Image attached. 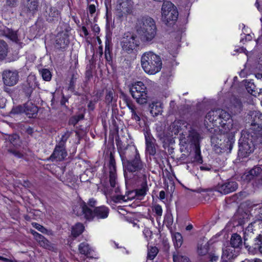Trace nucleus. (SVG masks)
<instances>
[{"label": "nucleus", "instance_id": "nucleus-1", "mask_svg": "<svg viewBox=\"0 0 262 262\" xmlns=\"http://www.w3.org/2000/svg\"><path fill=\"white\" fill-rule=\"evenodd\" d=\"M205 121L207 127H216L224 134L232 129L233 125L230 115L221 109L209 112L206 116Z\"/></svg>", "mask_w": 262, "mask_h": 262}, {"label": "nucleus", "instance_id": "nucleus-2", "mask_svg": "<svg viewBox=\"0 0 262 262\" xmlns=\"http://www.w3.org/2000/svg\"><path fill=\"white\" fill-rule=\"evenodd\" d=\"M119 152L125 169L130 172H138L144 169V164L140 159L139 153L135 146H119Z\"/></svg>", "mask_w": 262, "mask_h": 262}, {"label": "nucleus", "instance_id": "nucleus-3", "mask_svg": "<svg viewBox=\"0 0 262 262\" xmlns=\"http://www.w3.org/2000/svg\"><path fill=\"white\" fill-rule=\"evenodd\" d=\"M137 31L142 41L145 42L151 41L157 34V27L155 20L149 16L142 17L138 21Z\"/></svg>", "mask_w": 262, "mask_h": 262}, {"label": "nucleus", "instance_id": "nucleus-4", "mask_svg": "<svg viewBox=\"0 0 262 262\" xmlns=\"http://www.w3.org/2000/svg\"><path fill=\"white\" fill-rule=\"evenodd\" d=\"M140 61L142 69L148 75L156 74L161 71L162 67L160 56L151 51L144 53L141 57Z\"/></svg>", "mask_w": 262, "mask_h": 262}, {"label": "nucleus", "instance_id": "nucleus-5", "mask_svg": "<svg viewBox=\"0 0 262 262\" xmlns=\"http://www.w3.org/2000/svg\"><path fill=\"white\" fill-rule=\"evenodd\" d=\"M132 96L139 104H145L148 101V96L147 88L142 81H136L130 86Z\"/></svg>", "mask_w": 262, "mask_h": 262}, {"label": "nucleus", "instance_id": "nucleus-6", "mask_svg": "<svg viewBox=\"0 0 262 262\" xmlns=\"http://www.w3.org/2000/svg\"><path fill=\"white\" fill-rule=\"evenodd\" d=\"M162 19L166 23L173 24L178 18L177 7L170 2L163 3L161 8Z\"/></svg>", "mask_w": 262, "mask_h": 262}, {"label": "nucleus", "instance_id": "nucleus-7", "mask_svg": "<svg viewBox=\"0 0 262 262\" xmlns=\"http://www.w3.org/2000/svg\"><path fill=\"white\" fill-rule=\"evenodd\" d=\"M121 46L124 51L131 53L138 46L136 36L130 32L124 33L121 40Z\"/></svg>", "mask_w": 262, "mask_h": 262}, {"label": "nucleus", "instance_id": "nucleus-8", "mask_svg": "<svg viewBox=\"0 0 262 262\" xmlns=\"http://www.w3.org/2000/svg\"><path fill=\"white\" fill-rule=\"evenodd\" d=\"M132 0H117L116 11L117 15L123 17L130 14L133 9Z\"/></svg>", "mask_w": 262, "mask_h": 262}, {"label": "nucleus", "instance_id": "nucleus-9", "mask_svg": "<svg viewBox=\"0 0 262 262\" xmlns=\"http://www.w3.org/2000/svg\"><path fill=\"white\" fill-rule=\"evenodd\" d=\"M73 211L77 216H82L87 220L90 221L93 219L92 211L82 201H78L74 206Z\"/></svg>", "mask_w": 262, "mask_h": 262}, {"label": "nucleus", "instance_id": "nucleus-10", "mask_svg": "<svg viewBox=\"0 0 262 262\" xmlns=\"http://www.w3.org/2000/svg\"><path fill=\"white\" fill-rule=\"evenodd\" d=\"M67 139V137L66 135H62L61 138L62 142L60 145L56 146L53 153L50 157L51 159H56L57 161H61L67 157V153L64 146V143L66 141Z\"/></svg>", "mask_w": 262, "mask_h": 262}, {"label": "nucleus", "instance_id": "nucleus-11", "mask_svg": "<svg viewBox=\"0 0 262 262\" xmlns=\"http://www.w3.org/2000/svg\"><path fill=\"white\" fill-rule=\"evenodd\" d=\"M242 134L239 139V151L245 156L252 152L254 150V146L252 140L249 139V137L246 139L245 136L243 137Z\"/></svg>", "mask_w": 262, "mask_h": 262}, {"label": "nucleus", "instance_id": "nucleus-12", "mask_svg": "<svg viewBox=\"0 0 262 262\" xmlns=\"http://www.w3.org/2000/svg\"><path fill=\"white\" fill-rule=\"evenodd\" d=\"M3 79L6 85L13 86L18 80V73L16 71H5L3 74Z\"/></svg>", "mask_w": 262, "mask_h": 262}, {"label": "nucleus", "instance_id": "nucleus-13", "mask_svg": "<svg viewBox=\"0 0 262 262\" xmlns=\"http://www.w3.org/2000/svg\"><path fill=\"white\" fill-rule=\"evenodd\" d=\"M237 188V184L234 181H227L219 184L216 186V190L222 194H227L233 192Z\"/></svg>", "mask_w": 262, "mask_h": 262}, {"label": "nucleus", "instance_id": "nucleus-14", "mask_svg": "<svg viewBox=\"0 0 262 262\" xmlns=\"http://www.w3.org/2000/svg\"><path fill=\"white\" fill-rule=\"evenodd\" d=\"M145 152L149 155L154 156L156 153V140L152 135L147 132L145 134Z\"/></svg>", "mask_w": 262, "mask_h": 262}, {"label": "nucleus", "instance_id": "nucleus-15", "mask_svg": "<svg viewBox=\"0 0 262 262\" xmlns=\"http://www.w3.org/2000/svg\"><path fill=\"white\" fill-rule=\"evenodd\" d=\"M251 116H253V120L251 125L253 129H255V134L262 138V114L259 113H252Z\"/></svg>", "mask_w": 262, "mask_h": 262}, {"label": "nucleus", "instance_id": "nucleus-16", "mask_svg": "<svg viewBox=\"0 0 262 262\" xmlns=\"http://www.w3.org/2000/svg\"><path fill=\"white\" fill-rule=\"evenodd\" d=\"M30 232L33 234L35 239L38 242L40 246L49 250L53 248V246L43 236L33 230H31Z\"/></svg>", "mask_w": 262, "mask_h": 262}, {"label": "nucleus", "instance_id": "nucleus-17", "mask_svg": "<svg viewBox=\"0 0 262 262\" xmlns=\"http://www.w3.org/2000/svg\"><path fill=\"white\" fill-rule=\"evenodd\" d=\"M93 214V218L96 217L97 219H103L108 216L109 213V209L107 207L104 206L96 207L94 211H92Z\"/></svg>", "mask_w": 262, "mask_h": 262}, {"label": "nucleus", "instance_id": "nucleus-18", "mask_svg": "<svg viewBox=\"0 0 262 262\" xmlns=\"http://www.w3.org/2000/svg\"><path fill=\"white\" fill-rule=\"evenodd\" d=\"M110 182L112 187H115L116 173V166L115 161L113 158H111L110 161Z\"/></svg>", "mask_w": 262, "mask_h": 262}, {"label": "nucleus", "instance_id": "nucleus-19", "mask_svg": "<svg viewBox=\"0 0 262 262\" xmlns=\"http://www.w3.org/2000/svg\"><path fill=\"white\" fill-rule=\"evenodd\" d=\"M78 251L80 254L89 258L90 257H91L93 249L90 247L88 243L83 242L79 245Z\"/></svg>", "mask_w": 262, "mask_h": 262}, {"label": "nucleus", "instance_id": "nucleus-20", "mask_svg": "<svg viewBox=\"0 0 262 262\" xmlns=\"http://www.w3.org/2000/svg\"><path fill=\"white\" fill-rule=\"evenodd\" d=\"M150 113L153 116H157L162 112L163 107L161 102L154 101L149 105Z\"/></svg>", "mask_w": 262, "mask_h": 262}, {"label": "nucleus", "instance_id": "nucleus-21", "mask_svg": "<svg viewBox=\"0 0 262 262\" xmlns=\"http://www.w3.org/2000/svg\"><path fill=\"white\" fill-rule=\"evenodd\" d=\"M38 111L37 106L31 102H28L24 106V112L29 118L33 117Z\"/></svg>", "mask_w": 262, "mask_h": 262}, {"label": "nucleus", "instance_id": "nucleus-22", "mask_svg": "<svg viewBox=\"0 0 262 262\" xmlns=\"http://www.w3.org/2000/svg\"><path fill=\"white\" fill-rule=\"evenodd\" d=\"M116 199L120 202H125L129 200H132L135 198H137V192L134 190L127 192L125 195H117Z\"/></svg>", "mask_w": 262, "mask_h": 262}, {"label": "nucleus", "instance_id": "nucleus-23", "mask_svg": "<svg viewBox=\"0 0 262 262\" xmlns=\"http://www.w3.org/2000/svg\"><path fill=\"white\" fill-rule=\"evenodd\" d=\"M234 252L235 250L232 247H227L226 249H224L223 250L222 259L227 262L228 260L236 256Z\"/></svg>", "mask_w": 262, "mask_h": 262}, {"label": "nucleus", "instance_id": "nucleus-24", "mask_svg": "<svg viewBox=\"0 0 262 262\" xmlns=\"http://www.w3.org/2000/svg\"><path fill=\"white\" fill-rule=\"evenodd\" d=\"M8 53V46L7 43L0 40V60L4 59Z\"/></svg>", "mask_w": 262, "mask_h": 262}, {"label": "nucleus", "instance_id": "nucleus-25", "mask_svg": "<svg viewBox=\"0 0 262 262\" xmlns=\"http://www.w3.org/2000/svg\"><path fill=\"white\" fill-rule=\"evenodd\" d=\"M230 243L232 248H238L242 244L241 236L236 233L233 234L231 237Z\"/></svg>", "mask_w": 262, "mask_h": 262}, {"label": "nucleus", "instance_id": "nucleus-26", "mask_svg": "<svg viewBox=\"0 0 262 262\" xmlns=\"http://www.w3.org/2000/svg\"><path fill=\"white\" fill-rule=\"evenodd\" d=\"M84 229V227L83 224L81 223H77L72 228V235L74 237H77L83 232Z\"/></svg>", "mask_w": 262, "mask_h": 262}, {"label": "nucleus", "instance_id": "nucleus-27", "mask_svg": "<svg viewBox=\"0 0 262 262\" xmlns=\"http://www.w3.org/2000/svg\"><path fill=\"white\" fill-rule=\"evenodd\" d=\"M209 244L206 241H203L199 243L198 246V253L200 255H204L207 253L208 251Z\"/></svg>", "mask_w": 262, "mask_h": 262}, {"label": "nucleus", "instance_id": "nucleus-28", "mask_svg": "<svg viewBox=\"0 0 262 262\" xmlns=\"http://www.w3.org/2000/svg\"><path fill=\"white\" fill-rule=\"evenodd\" d=\"M172 237L175 247H180L183 243V238L181 234L178 232H176L172 234Z\"/></svg>", "mask_w": 262, "mask_h": 262}, {"label": "nucleus", "instance_id": "nucleus-29", "mask_svg": "<svg viewBox=\"0 0 262 262\" xmlns=\"http://www.w3.org/2000/svg\"><path fill=\"white\" fill-rule=\"evenodd\" d=\"M245 84L248 92L252 95H255V89L256 86L253 81L252 80H246Z\"/></svg>", "mask_w": 262, "mask_h": 262}, {"label": "nucleus", "instance_id": "nucleus-30", "mask_svg": "<svg viewBox=\"0 0 262 262\" xmlns=\"http://www.w3.org/2000/svg\"><path fill=\"white\" fill-rule=\"evenodd\" d=\"M32 225L33 227L36 229L37 230L40 231V232L46 234L47 235H52V232L51 231L48 230L42 225L36 223H32Z\"/></svg>", "mask_w": 262, "mask_h": 262}, {"label": "nucleus", "instance_id": "nucleus-31", "mask_svg": "<svg viewBox=\"0 0 262 262\" xmlns=\"http://www.w3.org/2000/svg\"><path fill=\"white\" fill-rule=\"evenodd\" d=\"M135 191L137 192V199L141 200L146 195L147 188L146 185H144L141 188L135 190Z\"/></svg>", "mask_w": 262, "mask_h": 262}, {"label": "nucleus", "instance_id": "nucleus-32", "mask_svg": "<svg viewBox=\"0 0 262 262\" xmlns=\"http://www.w3.org/2000/svg\"><path fill=\"white\" fill-rule=\"evenodd\" d=\"M173 262H189V260L187 257L183 256L178 253L173 255Z\"/></svg>", "mask_w": 262, "mask_h": 262}, {"label": "nucleus", "instance_id": "nucleus-33", "mask_svg": "<svg viewBox=\"0 0 262 262\" xmlns=\"http://www.w3.org/2000/svg\"><path fill=\"white\" fill-rule=\"evenodd\" d=\"M40 73L44 80L49 81L51 79L52 75L49 70L46 69H42L40 71Z\"/></svg>", "mask_w": 262, "mask_h": 262}, {"label": "nucleus", "instance_id": "nucleus-34", "mask_svg": "<svg viewBox=\"0 0 262 262\" xmlns=\"http://www.w3.org/2000/svg\"><path fill=\"white\" fill-rule=\"evenodd\" d=\"M8 33L5 34V35L10 38L13 41L15 42H18V36L16 32L10 31L9 29H7Z\"/></svg>", "mask_w": 262, "mask_h": 262}, {"label": "nucleus", "instance_id": "nucleus-35", "mask_svg": "<svg viewBox=\"0 0 262 262\" xmlns=\"http://www.w3.org/2000/svg\"><path fill=\"white\" fill-rule=\"evenodd\" d=\"M158 253V249L156 247H150L148 251V258L153 259Z\"/></svg>", "mask_w": 262, "mask_h": 262}, {"label": "nucleus", "instance_id": "nucleus-36", "mask_svg": "<svg viewBox=\"0 0 262 262\" xmlns=\"http://www.w3.org/2000/svg\"><path fill=\"white\" fill-rule=\"evenodd\" d=\"M254 249L262 253V235H259L254 244Z\"/></svg>", "mask_w": 262, "mask_h": 262}, {"label": "nucleus", "instance_id": "nucleus-37", "mask_svg": "<svg viewBox=\"0 0 262 262\" xmlns=\"http://www.w3.org/2000/svg\"><path fill=\"white\" fill-rule=\"evenodd\" d=\"M261 169L259 167H255L253 169L250 170V173L252 174L253 178L257 176L258 174H259L261 172Z\"/></svg>", "mask_w": 262, "mask_h": 262}, {"label": "nucleus", "instance_id": "nucleus-38", "mask_svg": "<svg viewBox=\"0 0 262 262\" xmlns=\"http://www.w3.org/2000/svg\"><path fill=\"white\" fill-rule=\"evenodd\" d=\"M194 161L196 162L199 163H202L203 162L202 158L201 156V151L200 149L198 148H196L195 150Z\"/></svg>", "mask_w": 262, "mask_h": 262}, {"label": "nucleus", "instance_id": "nucleus-39", "mask_svg": "<svg viewBox=\"0 0 262 262\" xmlns=\"http://www.w3.org/2000/svg\"><path fill=\"white\" fill-rule=\"evenodd\" d=\"M153 210L158 216L160 217L162 216L163 210L161 206L160 205H155L154 207Z\"/></svg>", "mask_w": 262, "mask_h": 262}, {"label": "nucleus", "instance_id": "nucleus-40", "mask_svg": "<svg viewBox=\"0 0 262 262\" xmlns=\"http://www.w3.org/2000/svg\"><path fill=\"white\" fill-rule=\"evenodd\" d=\"M37 7V3L35 1H32L28 4V8L30 12H33Z\"/></svg>", "mask_w": 262, "mask_h": 262}, {"label": "nucleus", "instance_id": "nucleus-41", "mask_svg": "<svg viewBox=\"0 0 262 262\" xmlns=\"http://www.w3.org/2000/svg\"><path fill=\"white\" fill-rule=\"evenodd\" d=\"M24 113V106H16L15 107H14L11 112V114H20V113Z\"/></svg>", "mask_w": 262, "mask_h": 262}, {"label": "nucleus", "instance_id": "nucleus-42", "mask_svg": "<svg viewBox=\"0 0 262 262\" xmlns=\"http://www.w3.org/2000/svg\"><path fill=\"white\" fill-rule=\"evenodd\" d=\"M143 234L146 241H148L152 236V232L148 228H145L143 231Z\"/></svg>", "mask_w": 262, "mask_h": 262}, {"label": "nucleus", "instance_id": "nucleus-43", "mask_svg": "<svg viewBox=\"0 0 262 262\" xmlns=\"http://www.w3.org/2000/svg\"><path fill=\"white\" fill-rule=\"evenodd\" d=\"M242 179L246 181H249L253 179V176L250 173V171L245 172L242 177Z\"/></svg>", "mask_w": 262, "mask_h": 262}, {"label": "nucleus", "instance_id": "nucleus-44", "mask_svg": "<svg viewBox=\"0 0 262 262\" xmlns=\"http://www.w3.org/2000/svg\"><path fill=\"white\" fill-rule=\"evenodd\" d=\"M113 99V92L112 91H109L107 93L105 99L108 103H110L112 101Z\"/></svg>", "mask_w": 262, "mask_h": 262}, {"label": "nucleus", "instance_id": "nucleus-45", "mask_svg": "<svg viewBox=\"0 0 262 262\" xmlns=\"http://www.w3.org/2000/svg\"><path fill=\"white\" fill-rule=\"evenodd\" d=\"M89 11L91 14L94 13L96 11L95 6L94 5H90L89 6Z\"/></svg>", "mask_w": 262, "mask_h": 262}, {"label": "nucleus", "instance_id": "nucleus-46", "mask_svg": "<svg viewBox=\"0 0 262 262\" xmlns=\"http://www.w3.org/2000/svg\"><path fill=\"white\" fill-rule=\"evenodd\" d=\"M210 261H211L212 262H215L219 259V255H216L214 254H211L210 255Z\"/></svg>", "mask_w": 262, "mask_h": 262}, {"label": "nucleus", "instance_id": "nucleus-47", "mask_svg": "<svg viewBox=\"0 0 262 262\" xmlns=\"http://www.w3.org/2000/svg\"><path fill=\"white\" fill-rule=\"evenodd\" d=\"M18 139H19V137L17 135H16V134L12 135L10 138V140L11 142H12L13 144H14V142L15 140H17Z\"/></svg>", "mask_w": 262, "mask_h": 262}, {"label": "nucleus", "instance_id": "nucleus-48", "mask_svg": "<svg viewBox=\"0 0 262 262\" xmlns=\"http://www.w3.org/2000/svg\"><path fill=\"white\" fill-rule=\"evenodd\" d=\"M132 117L133 119L135 120L136 121H139L140 120V118L139 116L137 114L136 112H133V113L132 114Z\"/></svg>", "mask_w": 262, "mask_h": 262}, {"label": "nucleus", "instance_id": "nucleus-49", "mask_svg": "<svg viewBox=\"0 0 262 262\" xmlns=\"http://www.w3.org/2000/svg\"><path fill=\"white\" fill-rule=\"evenodd\" d=\"M127 107L128 108H129V110H130V112L132 113H133V112H135L136 111H135V109H136V107L135 106L133 105V104H127Z\"/></svg>", "mask_w": 262, "mask_h": 262}, {"label": "nucleus", "instance_id": "nucleus-50", "mask_svg": "<svg viewBox=\"0 0 262 262\" xmlns=\"http://www.w3.org/2000/svg\"><path fill=\"white\" fill-rule=\"evenodd\" d=\"M241 262H262V261L259 259H251V260L246 259Z\"/></svg>", "mask_w": 262, "mask_h": 262}, {"label": "nucleus", "instance_id": "nucleus-51", "mask_svg": "<svg viewBox=\"0 0 262 262\" xmlns=\"http://www.w3.org/2000/svg\"><path fill=\"white\" fill-rule=\"evenodd\" d=\"M75 81V79L74 78V77H72L71 80V81H70L69 89H73L74 86Z\"/></svg>", "mask_w": 262, "mask_h": 262}, {"label": "nucleus", "instance_id": "nucleus-52", "mask_svg": "<svg viewBox=\"0 0 262 262\" xmlns=\"http://www.w3.org/2000/svg\"><path fill=\"white\" fill-rule=\"evenodd\" d=\"M0 260L5 262H13V260L0 256Z\"/></svg>", "mask_w": 262, "mask_h": 262}, {"label": "nucleus", "instance_id": "nucleus-53", "mask_svg": "<svg viewBox=\"0 0 262 262\" xmlns=\"http://www.w3.org/2000/svg\"><path fill=\"white\" fill-rule=\"evenodd\" d=\"M165 193L164 191H161L159 193V198L161 200H163L165 199Z\"/></svg>", "mask_w": 262, "mask_h": 262}, {"label": "nucleus", "instance_id": "nucleus-54", "mask_svg": "<svg viewBox=\"0 0 262 262\" xmlns=\"http://www.w3.org/2000/svg\"><path fill=\"white\" fill-rule=\"evenodd\" d=\"M89 204L91 206H94L96 204V201L93 199H90L89 202Z\"/></svg>", "mask_w": 262, "mask_h": 262}, {"label": "nucleus", "instance_id": "nucleus-55", "mask_svg": "<svg viewBox=\"0 0 262 262\" xmlns=\"http://www.w3.org/2000/svg\"><path fill=\"white\" fill-rule=\"evenodd\" d=\"M252 38V36L249 34H247L246 36V39L247 40H251Z\"/></svg>", "mask_w": 262, "mask_h": 262}, {"label": "nucleus", "instance_id": "nucleus-56", "mask_svg": "<svg viewBox=\"0 0 262 262\" xmlns=\"http://www.w3.org/2000/svg\"><path fill=\"white\" fill-rule=\"evenodd\" d=\"M133 227H137V229L139 228V225L137 223L133 222L132 223Z\"/></svg>", "mask_w": 262, "mask_h": 262}, {"label": "nucleus", "instance_id": "nucleus-57", "mask_svg": "<svg viewBox=\"0 0 262 262\" xmlns=\"http://www.w3.org/2000/svg\"><path fill=\"white\" fill-rule=\"evenodd\" d=\"M200 169H201V170H209L210 169V168H209L207 167H204V166H201V167H200Z\"/></svg>", "mask_w": 262, "mask_h": 262}, {"label": "nucleus", "instance_id": "nucleus-58", "mask_svg": "<svg viewBox=\"0 0 262 262\" xmlns=\"http://www.w3.org/2000/svg\"><path fill=\"white\" fill-rule=\"evenodd\" d=\"M255 76L258 79L262 78V74L258 73L255 75Z\"/></svg>", "mask_w": 262, "mask_h": 262}, {"label": "nucleus", "instance_id": "nucleus-59", "mask_svg": "<svg viewBox=\"0 0 262 262\" xmlns=\"http://www.w3.org/2000/svg\"><path fill=\"white\" fill-rule=\"evenodd\" d=\"M192 228V226L191 225H188L186 227V229L187 230H190Z\"/></svg>", "mask_w": 262, "mask_h": 262}, {"label": "nucleus", "instance_id": "nucleus-60", "mask_svg": "<svg viewBox=\"0 0 262 262\" xmlns=\"http://www.w3.org/2000/svg\"><path fill=\"white\" fill-rule=\"evenodd\" d=\"M105 57H106V60H109L108 56H107V50H106V49H105Z\"/></svg>", "mask_w": 262, "mask_h": 262}, {"label": "nucleus", "instance_id": "nucleus-61", "mask_svg": "<svg viewBox=\"0 0 262 262\" xmlns=\"http://www.w3.org/2000/svg\"><path fill=\"white\" fill-rule=\"evenodd\" d=\"M69 41L68 39H64L63 40V43L65 45H67Z\"/></svg>", "mask_w": 262, "mask_h": 262}, {"label": "nucleus", "instance_id": "nucleus-62", "mask_svg": "<svg viewBox=\"0 0 262 262\" xmlns=\"http://www.w3.org/2000/svg\"><path fill=\"white\" fill-rule=\"evenodd\" d=\"M239 50L241 51V52L242 51V52H245L246 51V49H245L244 48H241Z\"/></svg>", "mask_w": 262, "mask_h": 262}, {"label": "nucleus", "instance_id": "nucleus-63", "mask_svg": "<svg viewBox=\"0 0 262 262\" xmlns=\"http://www.w3.org/2000/svg\"><path fill=\"white\" fill-rule=\"evenodd\" d=\"M57 43H59L60 45H61V42H62L61 40H57Z\"/></svg>", "mask_w": 262, "mask_h": 262}, {"label": "nucleus", "instance_id": "nucleus-64", "mask_svg": "<svg viewBox=\"0 0 262 262\" xmlns=\"http://www.w3.org/2000/svg\"><path fill=\"white\" fill-rule=\"evenodd\" d=\"M83 262H89V261H88V259H84V260H83Z\"/></svg>", "mask_w": 262, "mask_h": 262}]
</instances>
